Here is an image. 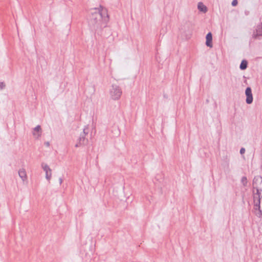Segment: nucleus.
<instances>
[{
	"label": "nucleus",
	"mask_w": 262,
	"mask_h": 262,
	"mask_svg": "<svg viewBox=\"0 0 262 262\" xmlns=\"http://www.w3.org/2000/svg\"><path fill=\"white\" fill-rule=\"evenodd\" d=\"M239 68L242 70H246V59H243L242 60L241 63L239 66Z\"/></svg>",
	"instance_id": "11"
},
{
	"label": "nucleus",
	"mask_w": 262,
	"mask_h": 262,
	"mask_svg": "<svg viewBox=\"0 0 262 262\" xmlns=\"http://www.w3.org/2000/svg\"><path fill=\"white\" fill-rule=\"evenodd\" d=\"M206 45L209 47L212 48V34L211 32H208L206 36Z\"/></svg>",
	"instance_id": "6"
},
{
	"label": "nucleus",
	"mask_w": 262,
	"mask_h": 262,
	"mask_svg": "<svg viewBox=\"0 0 262 262\" xmlns=\"http://www.w3.org/2000/svg\"><path fill=\"white\" fill-rule=\"evenodd\" d=\"M244 78H246V77L245 76H243Z\"/></svg>",
	"instance_id": "20"
},
{
	"label": "nucleus",
	"mask_w": 262,
	"mask_h": 262,
	"mask_svg": "<svg viewBox=\"0 0 262 262\" xmlns=\"http://www.w3.org/2000/svg\"><path fill=\"white\" fill-rule=\"evenodd\" d=\"M45 144L47 146H49L50 145V143L49 142H47L45 143Z\"/></svg>",
	"instance_id": "18"
},
{
	"label": "nucleus",
	"mask_w": 262,
	"mask_h": 262,
	"mask_svg": "<svg viewBox=\"0 0 262 262\" xmlns=\"http://www.w3.org/2000/svg\"><path fill=\"white\" fill-rule=\"evenodd\" d=\"M244 83H246V79H245V80H244Z\"/></svg>",
	"instance_id": "19"
},
{
	"label": "nucleus",
	"mask_w": 262,
	"mask_h": 262,
	"mask_svg": "<svg viewBox=\"0 0 262 262\" xmlns=\"http://www.w3.org/2000/svg\"><path fill=\"white\" fill-rule=\"evenodd\" d=\"M6 86V84L4 83V82H0V89L3 90L4 89Z\"/></svg>",
	"instance_id": "12"
},
{
	"label": "nucleus",
	"mask_w": 262,
	"mask_h": 262,
	"mask_svg": "<svg viewBox=\"0 0 262 262\" xmlns=\"http://www.w3.org/2000/svg\"><path fill=\"white\" fill-rule=\"evenodd\" d=\"M92 10L88 18L89 29L92 32L101 35L109 21L107 10L100 5L99 8H94Z\"/></svg>",
	"instance_id": "1"
},
{
	"label": "nucleus",
	"mask_w": 262,
	"mask_h": 262,
	"mask_svg": "<svg viewBox=\"0 0 262 262\" xmlns=\"http://www.w3.org/2000/svg\"><path fill=\"white\" fill-rule=\"evenodd\" d=\"M198 8L200 11L203 12L204 13H206L207 11V7L205 5H204L202 2H199L198 3Z\"/></svg>",
	"instance_id": "10"
},
{
	"label": "nucleus",
	"mask_w": 262,
	"mask_h": 262,
	"mask_svg": "<svg viewBox=\"0 0 262 262\" xmlns=\"http://www.w3.org/2000/svg\"><path fill=\"white\" fill-rule=\"evenodd\" d=\"M245 152V148L244 147H242L240 149V154L243 155Z\"/></svg>",
	"instance_id": "15"
},
{
	"label": "nucleus",
	"mask_w": 262,
	"mask_h": 262,
	"mask_svg": "<svg viewBox=\"0 0 262 262\" xmlns=\"http://www.w3.org/2000/svg\"><path fill=\"white\" fill-rule=\"evenodd\" d=\"M253 193L254 209L258 211L259 216L261 215L260 210V200L262 193V177L260 176L255 177L253 180Z\"/></svg>",
	"instance_id": "2"
},
{
	"label": "nucleus",
	"mask_w": 262,
	"mask_h": 262,
	"mask_svg": "<svg viewBox=\"0 0 262 262\" xmlns=\"http://www.w3.org/2000/svg\"><path fill=\"white\" fill-rule=\"evenodd\" d=\"M59 184L61 185L63 182V180H62V178H59Z\"/></svg>",
	"instance_id": "17"
},
{
	"label": "nucleus",
	"mask_w": 262,
	"mask_h": 262,
	"mask_svg": "<svg viewBox=\"0 0 262 262\" xmlns=\"http://www.w3.org/2000/svg\"><path fill=\"white\" fill-rule=\"evenodd\" d=\"M245 181H246V176H243L242 178L241 181L244 186L245 185Z\"/></svg>",
	"instance_id": "16"
},
{
	"label": "nucleus",
	"mask_w": 262,
	"mask_h": 262,
	"mask_svg": "<svg viewBox=\"0 0 262 262\" xmlns=\"http://www.w3.org/2000/svg\"><path fill=\"white\" fill-rule=\"evenodd\" d=\"M34 130L35 131L39 132L41 130V127L39 125H37L34 128Z\"/></svg>",
	"instance_id": "14"
},
{
	"label": "nucleus",
	"mask_w": 262,
	"mask_h": 262,
	"mask_svg": "<svg viewBox=\"0 0 262 262\" xmlns=\"http://www.w3.org/2000/svg\"><path fill=\"white\" fill-rule=\"evenodd\" d=\"M253 101V96L251 89L247 88V103L251 104Z\"/></svg>",
	"instance_id": "7"
},
{
	"label": "nucleus",
	"mask_w": 262,
	"mask_h": 262,
	"mask_svg": "<svg viewBox=\"0 0 262 262\" xmlns=\"http://www.w3.org/2000/svg\"><path fill=\"white\" fill-rule=\"evenodd\" d=\"M110 94L111 98L114 100H119L122 94V91L121 88L116 85L112 84L111 88L110 90Z\"/></svg>",
	"instance_id": "4"
},
{
	"label": "nucleus",
	"mask_w": 262,
	"mask_h": 262,
	"mask_svg": "<svg viewBox=\"0 0 262 262\" xmlns=\"http://www.w3.org/2000/svg\"><path fill=\"white\" fill-rule=\"evenodd\" d=\"M254 36L255 37L262 36V24L257 26Z\"/></svg>",
	"instance_id": "9"
},
{
	"label": "nucleus",
	"mask_w": 262,
	"mask_h": 262,
	"mask_svg": "<svg viewBox=\"0 0 262 262\" xmlns=\"http://www.w3.org/2000/svg\"><path fill=\"white\" fill-rule=\"evenodd\" d=\"M89 134V126L85 125L83 132L80 133V136L77 140V142L75 145L76 147H79L82 145H86L88 142V139L85 138V136Z\"/></svg>",
	"instance_id": "3"
},
{
	"label": "nucleus",
	"mask_w": 262,
	"mask_h": 262,
	"mask_svg": "<svg viewBox=\"0 0 262 262\" xmlns=\"http://www.w3.org/2000/svg\"><path fill=\"white\" fill-rule=\"evenodd\" d=\"M18 174L19 177L23 181L27 180V177L26 170L24 168L20 169L18 171Z\"/></svg>",
	"instance_id": "8"
},
{
	"label": "nucleus",
	"mask_w": 262,
	"mask_h": 262,
	"mask_svg": "<svg viewBox=\"0 0 262 262\" xmlns=\"http://www.w3.org/2000/svg\"><path fill=\"white\" fill-rule=\"evenodd\" d=\"M237 4H238L237 0H233L231 3V5L233 7L236 6Z\"/></svg>",
	"instance_id": "13"
},
{
	"label": "nucleus",
	"mask_w": 262,
	"mask_h": 262,
	"mask_svg": "<svg viewBox=\"0 0 262 262\" xmlns=\"http://www.w3.org/2000/svg\"><path fill=\"white\" fill-rule=\"evenodd\" d=\"M41 166L44 171L46 172V178L50 181L51 178L52 176V171L49 165L45 163H42L41 164Z\"/></svg>",
	"instance_id": "5"
}]
</instances>
